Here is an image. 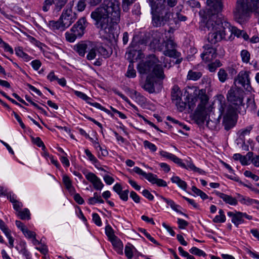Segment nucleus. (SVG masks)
Masks as SVG:
<instances>
[{
    "label": "nucleus",
    "instance_id": "obj_12",
    "mask_svg": "<svg viewBox=\"0 0 259 259\" xmlns=\"http://www.w3.org/2000/svg\"><path fill=\"white\" fill-rule=\"evenodd\" d=\"M60 18L64 26L68 28L75 21L77 16L76 13L73 12L71 8H67L63 10Z\"/></svg>",
    "mask_w": 259,
    "mask_h": 259
},
{
    "label": "nucleus",
    "instance_id": "obj_44",
    "mask_svg": "<svg viewBox=\"0 0 259 259\" xmlns=\"http://www.w3.org/2000/svg\"><path fill=\"white\" fill-rule=\"evenodd\" d=\"M133 170L134 172H135L136 174H139L140 175H141V176H143V177H145V179H146L147 180H148L150 175L151 173L149 172V173H146L145 172H144L142 169H141L140 167H135L134 168H133Z\"/></svg>",
    "mask_w": 259,
    "mask_h": 259
},
{
    "label": "nucleus",
    "instance_id": "obj_47",
    "mask_svg": "<svg viewBox=\"0 0 259 259\" xmlns=\"http://www.w3.org/2000/svg\"><path fill=\"white\" fill-rule=\"evenodd\" d=\"M25 99L26 100L29 102L32 105H33L34 107H35L36 109L39 110L41 111V112L44 113V114H47V112L41 107L39 106L37 104L34 103L31 99V98L27 96H25Z\"/></svg>",
    "mask_w": 259,
    "mask_h": 259
},
{
    "label": "nucleus",
    "instance_id": "obj_36",
    "mask_svg": "<svg viewBox=\"0 0 259 259\" xmlns=\"http://www.w3.org/2000/svg\"><path fill=\"white\" fill-rule=\"evenodd\" d=\"M17 214L21 220H29L30 218V212L27 208H25L23 210H19Z\"/></svg>",
    "mask_w": 259,
    "mask_h": 259
},
{
    "label": "nucleus",
    "instance_id": "obj_28",
    "mask_svg": "<svg viewBox=\"0 0 259 259\" xmlns=\"http://www.w3.org/2000/svg\"><path fill=\"white\" fill-rule=\"evenodd\" d=\"M171 181L172 183L177 184L179 187L185 190L187 189V183L181 180L178 176H174L171 178Z\"/></svg>",
    "mask_w": 259,
    "mask_h": 259
},
{
    "label": "nucleus",
    "instance_id": "obj_51",
    "mask_svg": "<svg viewBox=\"0 0 259 259\" xmlns=\"http://www.w3.org/2000/svg\"><path fill=\"white\" fill-rule=\"evenodd\" d=\"M171 160L172 161L175 163L177 164L178 165H179L181 167H183V168L186 167V164L182 162V160L175 155H174Z\"/></svg>",
    "mask_w": 259,
    "mask_h": 259
},
{
    "label": "nucleus",
    "instance_id": "obj_29",
    "mask_svg": "<svg viewBox=\"0 0 259 259\" xmlns=\"http://www.w3.org/2000/svg\"><path fill=\"white\" fill-rule=\"evenodd\" d=\"M187 20V17L186 16L184 15L180 12H177L175 14V16H173L172 24L174 23L177 24L180 22H185Z\"/></svg>",
    "mask_w": 259,
    "mask_h": 259
},
{
    "label": "nucleus",
    "instance_id": "obj_41",
    "mask_svg": "<svg viewBox=\"0 0 259 259\" xmlns=\"http://www.w3.org/2000/svg\"><path fill=\"white\" fill-rule=\"evenodd\" d=\"M88 103L90 104L91 105H92V106L97 108H98V109H100V110H101L102 111H104V112H105L107 114L110 115L111 116H113V115L111 113V112L109 110L106 109L105 108H104V107L101 106L98 103H97V102L92 103L90 101H89V102H88Z\"/></svg>",
    "mask_w": 259,
    "mask_h": 259
},
{
    "label": "nucleus",
    "instance_id": "obj_9",
    "mask_svg": "<svg viewBox=\"0 0 259 259\" xmlns=\"http://www.w3.org/2000/svg\"><path fill=\"white\" fill-rule=\"evenodd\" d=\"M243 91L240 88L232 87L228 92L227 98L231 104L238 106L243 103Z\"/></svg>",
    "mask_w": 259,
    "mask_h": 259
},
{
    "label": "nucleus",
    "instance_id": "obj_1",
    "mask_svg": "<svg viewBox=\"0 0 259 259\" xmlns=\"http://www.w3.org/2000/svg\"><path fill=\"white\" fill-rule=\"evenodd\" d=\"M120 4L117 0H104L91 12L94 24L106 38L113 36L114 29L120 19Z\"/></svg>",
    "mask_w": 259,
    "mask_h": 259
},
{
    "label": "nucleus",
    "instance_id": "obj_20",
    "mask_svg": "<svg viewBox=\"0 0 259 259\" xmlns=\"http://www.w3.org/2000/svg\"><path fill=\"white\" fill-rule=\"evenodd\" d=\"M151 36L152 40H150V46L154 49H161L160 46L161 33L157 31L153 32Z\"/></svg>",
    "mask_w": 259,
    "mask_h": 259
},
{
    "label": "nucleus",
    "instance_id": "obj_49",
    "mask_svg": "<svg viewBox=\"0 0 259 259\" xmlns=\"http://www.w3.org/2000/svg\"><path fill=\"white\" fill-rule=\"evenodd\" d=\"M105 233H106V234L109 237L110 240L116 237V236L114 234V232H113V230L112 228L109 225L107 226L106 227Z\"/></svg>",
    "mask_w": 259,
    "mask_h": 259
},
{
    "label": "nucleus",
    "instance_id": "obj_5",
    "mask_svg": "<svg viewBox=\"0 0 259 259\" xmlns=\"http://www.w3.org/2000/svg\"><path fill=\"white\" fill-rule=\"evenodd\" d=\"M151 10L153 26L159 27L172 24L173 13L166 5L165 1L159 3L158 5L151 7Z\"/></svg>",
    "mask_w": 259,
    "mask_h": 259
},
{
    "label": "nucleus",
    "instance_id": "obj_24",
    "mask_svg": "<svg viewBox=\"0 0 259 259\" xmlns=\"http://www.w3.org/2000/svg\"><path fill=\"white\" fill-rule=\"evenodd\" d=\"M98 55L103 56L104 58L109 57L112 54L111 48L108 47L106 48L102 46H96Z\"/></svg>",
    "mask_w": 259,
    "mask_h": 259
},
{
    "label": "nucleus",
    "instance_id": "obj_8",
    "mask_svg": "<svg viewBox=\"0 0 259 259\" xmlns=\"http://www.w3.org/2000/svg\"><path fill=\"white\" fill-rule=\"evenodd\" d=\"M87 22L84 17L80 18L71 29L70 32L65 33L66 40L73 42L77 37H81L84 33Z\"/></svg>",
    "mask_w": 259,
    "mask_h": 259
},
{
    "label": "nucleus",
    "instance_id": "obj_32",
    "mask_svg": "<svg viewBox=\"0 0 259 259\" xmlns=\"http://www.w3.org/2000/svg\"><path fill=\"white\" fill-rule=\"evenodd\" d=\"M202 76V73L199 71L190 70L187 75V79L189 80H197Z\"/></svg>",
    "mask_w": 259,
    "mask_h": 259
},
{
    "label": "nucleus",
    "instance_id": "obj_58",
    "mask_svg": "<svg viewBox=\"0 0 259 259\" xmlns=\"http://www.w3.org/2000/svg\"><path fill=\"white\" fill-rule=\"evenodd\" d=\"M252 130L251 126H248L245 128L241 130L240 132V136L244 137L246 135H248L250 134L251 130Z\"/></svg>",
    "mask_w": 259,
    "mask_h": 259
},
{
    "label": "nucleus",
    "instance_id": "obj_43",
    "mask_svg": "<svg viewBox=\"0 0 259 259\" xmlns=\"http://www.w3.org/2000/svg\"><path fill=\"white\" fill-rule=\"evenodd\" d=\"M219 79L220 81L224 82L228 77V74L224 69H220L218 73Z\"/></svg>",
    "mask_w": 259,
    "mask_h": 259
},
{
    "label": "nucleus",
    "instance_id": "obj_4",
    "mask_svg": "<svg viewBox=\"0 0 259 259\" xmlns=\"http://www.w3.org/2000/svg\"><path fill=\"white\" fill-rule=\"evenodd\" d=\"M137 68L140 74L147 76H155L160 80L165 77L161 63L155 55H149L146 60L141 61Z\"/></svg>",
    "mask_w": 259,
    "mask_h": 259
},
{
    "label": "nucleus",
    "instance_id": "obj_33",
    "mask_svg": "<svg viewBox=\"0 0 259 259\" xmlns=\"http://www.w3.org/2000/svg\"><path fill=\"white\" fill-rule=\"evenodd\" d=\"M88 50L89 52L87 55V59L90 61L95 59L98 54L96 46L91 49L89 48Z\"/></svg>",
    "mask_w": 259,
    "mask_h": 259
},
{
    "label": "nucleus",
    "instance_id": "obj_37",
    "mask_svg": "<svg viewBox=\"0 0 259 259\" xmlns=\"http://www.w3.org/2000/svg\"><path fill=\"white\" fill-rule=\"evenodd\" d=\"M126 76L130 78H134L136 76V71L134 69V64L133 62H130L128 69L126 73Z\"/></svg>",
    "mask_w": 259,
    "mask_h": 259
},
{
    "label": "nucleus",
    "instance_id": "obj_48",
    "mask_svg": "<svg viewBox=\"0 0 259 259\" xmlns=\"http://www.w3.org/2000/svg\"><path fill=\"white\" fill-rule=\"evenodd\" d=\"M173 103L175 104L177 107L178 109L180 112H182L185 110L186 106V103L182 100V98L179 101H178V102L175 101Z\"/></svg>",
    "mask_w": 259,
    "mask_h": 259
},
{
    "label": "nucleus",
    "instance_id": "obj_31",
    "mask_svg": "<svg viewBox=\"0 0 259 259\" xmlns=\"http://www.w3.org/2000/svg\"><path fill=\"white\" fill-rule=\"evenodd\" d=\"M238 199L242 204L247 205H253V202H255V199H251L247 197H244L240 194H238Z\"/></svg>",
    "mask_w": 259,
    "mask_h": 259
},
{
    "label": "nucleus",
    "instance_id": "obj_23",
    "mask_svg": "<svg viewBox=\"0 0 259 259\" xmlns=\"http://www.w3.org/2000/svg\"><path fill=\"white\" fill-rule=\"evenodd\" d=\"M153 184H156L159 187H166V182L162 179H158L156 175L151 174L148 180Z\"/></svg>",
    "mask_w": 259,
    "mask_h": 259
},
{
    "label": "nucleus",
    "instance_id": "obj_64",
    "mask_svg": "<svg viewBox=\"0 0 259 259\" xmlns=\"http://www.w3.org/2000/svg\"><path fill=\"white\" fill-rule=\"evenodd\" d=\"M103 179L107 185H111L114 181V179L108 175L103 176Z\"/></svg>",
    "mask_w": 259,
    "mask_h": 259
},
{
    "label": "nucleus",
    "instance_id": "obj_34",
    "mask_svg": "<svg viewBox=\"0 0 259 259\" xmlns=\"http://www.w3.org/2000/svg\"><path fill=\"white\" fill-rule=\"evenodd\" d=\"M15 52H16V54L18 56L23 58L24 60H25L26 61H29L31 60V57L28 55H27L26 53H24L23 51L22 48L18 47L17 48H16Z\"/></svg>",
    "mask_w": 259,
    "mask_h": 259
},
{
    "label": "nucleus",
    "instance_id": "obj_25",
    "mask_svg": "<svg viewBox=\"0 0 259 259\" xmlns=\"http://www.w3.org/2000/svg\"><path fill=\"white\" fill-rule=\"evenodd\" d=\"M49 26L52 30H60L64 31L67 28L64 26L62 23V21L61 20L60 18L58 21H50L49 22Z\"/></svg>",
    "mask_w": 259,
    "mask_h": 259
},
{
    "label": "nucleus",
    "instance_id": "obj_14",
    "mask_svg": "<svg viewBox=\"0 0 259 259\" xmlns=\"http://www.w3.org/2000/svg\"><path fill=\"white\" fill-rule=\"evenodd\" d=\"M83 174L85 175L87 180L93 184L96 190H100L103 188L104 184L95 174L92 172H85L84 171H83Z\"/></svg>",
    "mask_w": 259,
    "mask_h": 259
},
{
    "label": "nucleus",
    "instance_id": "obj_21",
    "mask_svg": "<svg viewBox=\"0 0 259 259\" xmlns=\"http://www.w3.org/2000/svg\"><path fill=\"white\" fill-rule=\"evenodd\" d=\"M182 96V93L181 91L180 88L178 85H174L171 91V99L172 102L179 101Z\"/></svg>",
    "mask_w": 259,
    "mask_h": 259
},
{
    "label": "nucleus",
    "instance_id": "obj_6",
    "mask_svg": "<svg viewBox=\"0 0 259 259\" xmlns=\"http://www.w3.org/2000/svg\"><path fill=\"white\" fill-rule=\"evenodd\" d=\"M258 0H236L235 7L233 10L234 20L239 24L246 22L250 14L253 12L256 2Z\"/></svg>",
    "mask_w": 259,
    "mask_h": 259
},
{
    "label": "nucleus",
    "instance_id": "obj_13",
    "mask_svg": "<svg viewBox=\"0 0 259 259\" xmlns=\"http://www.w3.org/2000/svg\"><path fill=\"white\" fill-rule=\"evenodd\" d=\"M165 45V49L163 54L169 57L177 58L181 56V53L177 51L175 49L176 44L173 40L168 39L164 41Z\"/></svg>",
    "mask_w": 259,
    "mask_h": 259
},
{
    "label": "nucleus",
    "instance_id": "obj_18",
    "mask_svg": "<svg viewBox=\"0 0 259 259\" xmlns=\"http://www.w3.org/2000/svg\"><path fill=\"white\" fill-rule=\"evenodd\" d=\"M228 215L231 218L232 222L238 227L240 224L243 223L244 221L242 219V212L235 210L234 212L229 211L227 213Z\"/></svg>",
    "mask_w": 259,
    "mask_h": 259
},
{
    "label": "nucleus",
    "instance_id": "obj_3",
    "mask_svg": "<svg viewBox=\"0 0 259 259\" xmlns=\"http://www.w3.org/2000/svg\"><path fill=\"white\" fill-rule=\"evenodd\" d=\"M184 95L188 99L190 108H193L195 102L198 100L200 103L198 104L194 114V118L197 123L202 124L206 119L207 111L205 105L208 102V97L206 94L205 89L199 90L195 86H187L185 89Z\"/></svg>",
    "mask_w": 259,
    "mask_h": 259
},
{
    "label": "nucleus",
    "instance_id": "obj_50",
    "mask_svg": "<svg viewBox=\"0 0 259 259\" xmlns=\"http://www.w3.org/2000/svg\"><path fill=\"white\" fill-rule=\"evenodd\" d=\"M53 4L54 0H45L42 7V10L45 12H48Z\"/></svg>",
    "mask_w": 259,
    "mask_h": 259
},
{
    "label": "nucleus",
    "instance_id": "obj_42",
    "mask_svg": "<svg viewBox=\"0 0 259 259\" xmlns=\"http://www.w3.org/2000/svg\"><path fill=\"white\" fill-rule=\"evenodd\" d=\"M189 251L192 254L198 255L199 256H205L206 255V253L203 250L196 247H193L192 248L190 249Z\"/></svg>",
    "mask_w": 259,
    "mask_h": 259
},
{
    "label": "nucleus",
    "instance_id": "obj_16",
    "mask_svg": "<svg viewBox=\"0 0 259 259\" xmlns=\"http://www.w3.org/2000/svg\"><path fill=\"white\" fill-rule=\"evenodd\" d=\"M230 30V34H228L229 37H230L229 40H232L234 39L233 35L239 38L242 37L245 40H248L249 38L248 35L244 30H241L238 29L236 27L232 26L229 23V26H228Z\"/></svg>",
    "mask_w": 259,
    "mask_h": 259
},
{
    "label": "nucleus",
    "instance_id": "obj_30",
    "mask_svg": "<svg viewBox=\"0 0 259 259\" xmlns=\"http://www.w3.org/2000/svg\"><path fill=\"white\" fill-rule=\"evenodd\" d=\"M68 0H54L55 8L54 12L58 13L65 5Z\"/></svg>",
    "mask_w": 259,
    "mask_h": 259
},
{
    "label": "nucleus",
    "instance_id": "obj_10",
    "mask_svg": "<svg viewBox=\"0 0 259 259\" xmlns=\"http://www.w3.org/2000/svg\"><path fill=\"white\" fill-rule=\"evenodd\" d=\"M250 71L247 70H242L239 72L234 80L235 86L238 84L247 91L251 92L252 87L250 83Z\"/></svg>",
    "mask_w": 259,
    "mask_h": 259
},
{
    "label": "nucleus",
    "instance_id": "obj_61",
    "mask_svg": "<svg viewBox=\"0 0 259 259\" xmlns=\"http://www.w3.org/2000/svg\"><path fill=\"white\" fill-rule=\"evenodd\" d=\"M130 197L137 203H140V197L134 191H132L130 193Z\"/></svg>",
    "mask_w": 259,
    "mask_h": 259
},
{
    "label": "nucleus",
    "instance_id": "obj_40",
    "mask_svg": "<svg viewBox=\"0 0 259 259\" xmlns=\"http://www.w3.org/2000/svg\"><path fill=\"white\" fill-rule=\"evenodd\" d=\"M192 191L198 196H200V197L203 199H206L208 198V196L202 191L201 190L197 188L195 186H192Z\"/></svg>",
    "mask_w": 259,
    "mask_h": 259
},
{
    "label": "nucleus",
    "instance_id": "obj_57",
    "mask_svg": "<svg viewBox=\"0 0 259 259\" xmlns=\"http://www.w3.org/2000/svg\"><path fill=\"white\" fill-rule=\"evenodd\" d=\"M226 221L225 215H217L213 220V222L215 223H224Z\"/></svg>",
    "mask_w": 259,
    "mask_h": 259
},
{
    "label": "nucleus",
    "instance_id": "obj_17",
    "mask_svg": "<svg viewBox=\"0 0 259 259\" xmlns=\"http://www.w3.org/2000/svg\"><path fill=\"white\" fill-rule=\"evenodd\" d=\"M91 44V42L80 41L73 47V50L80 56L84 57L87 50L89 49L88 46Z\"/></svg>",
    "mask_w": 259,
    "mask_h": 259
},
{
    "label": "nucleus",
    "instance_id": "obj_19",
    "mask_svg": "<svg viewBox=\"0 0 259 259\" xmlns=\"http://www.w3.org/2000/svg\"><path fill=\"white\" fill-rule=\"evenodd\" d=\"M155 76H147L145 83L142 87L150 94L155 92L154 87Z\"/></svg>",
    "mask_w": 259,
    "mask_h": 259
},
{
    "label": "nucleus",
    "instance_id": "obj_55",
    "mask_svg": "<svg viewBox=\"0 0 259 259\" xmlns=\"http://www.w3.org/2000/svg\"><path fill=\"white\" fill-rule=\"evenodd\" d=\"M93 221L96 225L98 226H101L102 225L101 218L99 214L96 213H94L93 214Z\"/></svg>",
    "mask_w": 259,
    "mask_h": 259
},
{
    "label": "nucleus",
    "instance_id": "obj_53",
    "mask_svg": "<svg viewBox=\"0 0 259 259\" xmlns=\"http://www.w3.org/2000/svg\"><path fill=\"white\" fill-rule=\"evenodd\" d=\"M74 94L76 96L85 101L87 103L89 101V100H91V99L90 97L87 96L85 94H84L82 92L75 91Z\"/></svg>",
    "mask_w": 259,
    "mask_h": 259
},
{
    "label": "nucleus",
    "instance_id": "obj_45",
    "mask_svg": "<svg viewBox=\"0 0 259 259\" xmlns=\"http://www.w3.org/2000/svg\"><path fill=\"white\" fill-rule=\"evenodd\" d=\"M143 144L145 148L149 149L152 152H154L157 150L156 146L147 140L144 141Z\"/></svg>",
    "mask_w": 259,
    "mask_h": 259
},
{
    "label": "nucleus",
    "instance_id": "obj_52",
    "mask_svg": "<svg viewBox=\"0 0 259 259\" xmlns=\"http://www.w3.org/2000/svg\"><path fill=\"white\" fill-rule=\"evenodd\" d=\"M32 141L33 143L36 144L38 147H41L42 150L46 148L45 145L39 137L33 138Z\"/></svg>",
    "mask_w": 259,
    "mask_h": 259
},
{
    "label": "nucleus",
    "instance_id": "obj_60",
    "mask_svg": "<svg viewBox=\"0 0 259 259\" xmlns=\"http://www.w3.org/2000/svg\"><path fill=\"white\" fill-rule=\"evenodd\" d=\"M177 223L179 227L182 229H185L188 225V223L186 221L181 219H178Z\"/></svg>",
    "mask_w": 259,
    "mask_h": 259
},
{
    "label": "nucleus",
    "instance_id": "obj_59",
    "mask_svg": "<svg viewBox=\"0 0 259 259\" xmlns=\"http://www.w3.org/2000/svg\"><path fill=\"white\" fill-rule=\"evenodd\" d=\"M22 232L25 236L28 238H32L36 235L35 232L29 230L27 228Z\"/></svg>",
    "mask_w": 259,
    "mask_h": 259
},
{
    "label": "nucleus",
    "instance_id": "obj_35",
    "mask_svg": "<svg viewBox=\"0 0 259 259\" xmlns=\"http://www.w3.org/2000/svg\"><path fill=\"white\" fill-rule=\"evenodd\" d=\"M222 63L219 60H215L214 62H210L207 65L208 69L210 72H214L217 68L221 66Z\"/></svg>",
    "mask_w": 259,
    "mask_h": 259
},
{
    "label": "nucleus",
    "instance_id": "obj_54",
    "mask_svg": "<svg viewBox=\"0 0 259 259\" xmlns=\"http://www.w3.org/2000/svg\"><path fill=\"white\" fill-rule=\"evenodd\" d=\"M86 0H79L76 5L77 9L78 11H83L86 7Z\"/></svg>",
    "mask_w": 259,
    "mask_h": 259
},
{
    "label": "nucleus",
    "instance_id": "obj_2",
    "mask_svg": "<svg viewBox=\"0 0 259 259\" xmlns=\"http://www.w3.org/2000/svg\"><path fill=\"white\" fill-rule=\"evenodd\" d=\"M223 0H207L208 5L210 6L209 14L210 17L206 21L205 26L210 31L208 34L207 40L211 45H215L222 40L228 41L230 39L228 34L230 30L228 28L229 23L226 21H222L218 18V14L223 9Z\"/></svg>",
    "mask_w": 259,
    "mask_h": 259
},
{
    "label": "nucleus",
    "instance_id": "obj_11",
    "mask_svg": "<svg viewBox=\"0 0 259 259\" xmlns=\"http://www.w3.org/2000/svg\"><path fill=\"white\" fill-rule=\"evenodd\" d=\"M204 51L201 54L202 60L205 63L210 62L217 56V50L210 45H205L203 46Z\"/></svg>",
    "mask_w": 259,
    "mask_h": 259
},
{
    "label": "nucleus",
    "instance_id": "obj_38",
    "mask_svg": "<svg viewBox=\"0 0 259 259\" xmlns=\"http://www.w3.org/2000/svg\"><path fill=\"white\" fill-rule=\"evenodd\" d=\"M240 56L243 63H248L250 59V54L246 50H243L241 51Z\"/></svg>",
    "mask_w": 259,
    "mask_h": 259
},
{
    "label": "nucleus",
    "instance_id": "obj_39",
    "mask_svg": "<svg viewBox=\"0 0 259 259\" xmlns=\"http://www.w3.org/2000/svg\"><path fill=\"white\" fill-rule=\"evenodd\" d=\"M133 248L134 246L131 244L126 245L125 247L124 253L128 259H131L133 257Z\"/></svg>",
    "mask_w": 259,
    "mask_h": 259
},
{
    "label": "nucleus",
    "instance_id": "obj_27",
    "mask_svg": "<svg viewBox=\"0 0 259 259\" xmlns=\"http://www.w3.org/2000/svg\"><path fill=\"white\" fill-rule=\"evenodd\" d=\"M63 182L66 189L70 193H74L75 192V188L72 186V181L68 176L64 175L63 176Z\"/></svg>",
    "mask_w": 259,
    "mask_h": 259
},
{
    "label": "nucleus",
    "instance_id": "obj_26",
    "mask_svg": "<svg viewBox=\"0 0 259 259\" xmlns=\"http://www.w3.org/2000/svg\"><path fill=\"white\" fill-rule=\"evenodd\" d=\"M115 250L119 254H123V244L120 240L117 237L110 240Z\"/></svg>",
    "mask_w": 259,
    "mask_h": 259
},
{
    "label": "nucleus",
    "instance_id": "obj_15",
    "mask_svg": "<svg viewBox=\"0 0 259 259\" xmlns=\"http://www.w3.org/2000/svg\"><path fill=\"white\" fill-rule=\"evenodd\" d=\"M220 118L221 114L218 115L214 113H210L209 114L208 119L206 121L207 126L211 130H218L220 127Z\"/></svg>",
    "mask_w": 259,
    "mask_h": 259
},
{
    "label": "nucleus",
    "instance_id": "obj_7",
    "mask_svg": "<svg viewBox=\"0 0 259 259\" xmlns=\"http://www.w3.org/2000/svg\"><path fill=\"white\" fill-rule=\"evenodd\" d=\"M219 111L221 116L224 115L223 125L226 130L229 131L235 124L234 117L235 114V109L231 105H227L225 102H220Z\"/></svg>",
    "mask_w": 259,
    "mask_h": 259
},
{
    "label": "nucleus",
    "instance_id": "obj_46",
    "mask_svg": "<svg viewBox=\"0 0 259 259\" xmlns=\"http://www.w3.org/2000/svg\"><path fill=\"white\" fill-rule=\"evenodd\" d=\"M85 153L87 155V156L88 157V159L94 164H96V163H98V159L95 157L94 155H93L91 151L87 149L84 151Z\"/></svg>",
    "mask_w": 259,
    "mask_h": 259
},
{
    "label": "nucleus",
    "instance_id": "obj_62",
    "mask_svg": "<svg viewBox=\"0 0 259 259\" xmlns=\"http://www.w3.org/2000/svg\"><path fill=\"white\" fill-rule=\"evenodd\" d=\"M128 190H126L124 191H122L118 195L121 199H122L123 201H126L128 200Z\"/></svg>",
    "mask_w": 259,
    "mask_h": 259
},
{
    "label": "nucleus",
    "instance_id": "obj_22",
    "mask_svg": "<svg viewBox=\"0 0 259 259\" xmlns=\"http://www.w3.org/2000/svg\"><path fill=\"white\" fill-rule=\"evenodd\" d=\"M217 195L220 198L222 199L223 201H225L226 203L231 205H236L237 204L238 200L230 195H228L219 192H217Z\"/></svg>",
    "mask_w": 259,
    "mask_h": 259
},
{
    "label": "nucleus",
    "instance_id": "obj_56",
    "mask_svg": "<svg viewBox=\"0 0 259 259\" xmlns=\"http://www.w3.org/2000/svg\"><path fill=\"white\" fill-rule=\"evenodd\" d=\"M135 0H122V8L124 11L128 10V6Z\"/></svg>",
    "mask_w": 259,
    "mask_h": 259
},
{
    "label": "nucleus",
    "instance_id": "obj_63",
    "mask_svg": "<svg viewBox=\"0 0 259 259\" xmlns=\"http://www.w3.org/2000/svg\"><path fill=\"white\" fill-rule=\"evenodd\" d=\"M31 64L34 70H38L40 67L41 63L39 60H35L31 62Z\"/></svg>",
    "mask_w": 259,
    "mask_h": 259
}]
</instances>
